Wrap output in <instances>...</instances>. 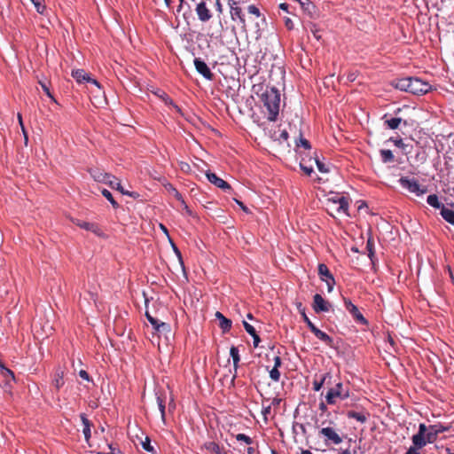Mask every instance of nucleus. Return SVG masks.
Here are the masks:
<instances>
[{
    "instance_id": "nucleus-1",
    "label": "nucleus",
    "mask_w": 454,
    "mask_h": 454,
    "mask_svg": "<svg viewBox=\"0 0 454 454\" xmlns=\"http://www.w3.org/2000/svg\"><path fill=\"white\" fill-rule=\"evenodd\" d=\"M261 99L263 103V106L266 107L268 111V120L270 121H276L280 106L279 91L274 87L266 88L261 95Z\"/></svg>"
},
{
    "instance_id": "nucleus-2",
    "label": "nucleus",
    "mask_w": 454,
    "mask_h": 454,
    "mask_svg": "<svg viewBox=\"0 0 454 454\" xmlns=\"http://www.w3.org/2000/svg\"><path fill=\"white\" fill-rule=\"evenodd\" d=\"M333 423V422L331 420L328 422L326 420L322 421L320 424V427H322L319 431V434L325 438V443H327V442H331L332 443L338 445L342 442V438L333 427H330Z\"/></svg>"
},
{
    "instance_id": "nucleus-3",
    "label": "nucleus",
    "mask_w": 454,
    "mask_h": 454,
    "mask_svg": "<svg viewBox=\"0 0 454 454\" xmlns=\"http://www.w3.org/2000/svg\"><path fill=\"white\" fill-rule=\"evenodd\" d=\"M349 396L348 389H345L343 387L342 383L339 382L335 385V387H331L325 395L326 403L328 404H334L336 403V398H340L341 400H345Z\"/></svg>"
},
{
    "instance_id": "nucleus-4",
    "label": "nucleus",
    "mask_w": 454,
    "mask_h": 454,
    "mask_svg": "<svg viewBox=\"0 0 454 454\" xmlns=\"http://www.w3.org/2000/svg\"><path fill=\"white\" fill-rule=\"evenodd\" d=\"M401 186L410 192L415 193L417 196H420L427 192L425 186H420L417 180L411 179L408 176H402L399 179Z\"/></svg>"
},
{
    "instance_id": "nucleus-5",
    "label": "nucleus",
    "mask_w": 454,
    "mask_h": 454,
    "mask_svg": "<svg viewBox=\"0 0 454 454\" xmlns=\"http://www.w3.org/2000/svg\"><path fill=\"white\" fill-rule=\"evenodd\" d=\"M432 86L417 77H411L410 93L414 95H423L430 91Z\"/></svg>"
},
{
    "instance_id": "nucleus-6",
    "label": "nucleus",
    "mask_w": 454,
    "mask_h": 454,
    "mask_svg": "<svg viewBox=\"0 0 454 454\" xmlns=\"http://www.w3.org/2000/svg\"><path fill=\"white\" fill-rule=\"evenodd\" d=\"M318 275L321 280L326 283L328 292H332L333 289V286L335 285V280L325 264L320 263L318 265Z\"/></svg>"
},
{
    "instance_id": "nucleus-7",
    "label": "nucleus",
    "mask_w": 454,
    "mask_h": 454,
    "mask_svg": "<svg viewBox=\"0 0 454 454\" xmlns=\"http://www.w3.org/2000/svg\"><path fill=\"white\" fill-rule=\"evenodd\" d=\"M90 173L95 181L107 184L110 187H114V181L111 180V178H114V176L106 173L99 168H91L90 169Z\"/></svg>"
},
{
    "instance_id": "nucleus-8",
    "label": "nucleus",
    "mask_w": 454,
    "mask_h": 454,
    "mask_svg": "<svg viewBox=\"0 0 454 454\" xmlns=\"http://www.w3.org/2000/svg\"><path fill=\"white\" fill-rule=\"evenodd\" d=\"M328 201L333 203V204L338 205V207H337V212L338 213L342 212V213H344L346 215H348V200L346 197L340 196L339 194H335L334 196L330 197L328 199Z\"/></svg>"
},
{
    "instance_id": "nucleus-9",
    "label": "nucleus",
    "mask_w": 454,
    "mask_h": 454,
    "mask_svg": "<svg viewBox=\"0 0 454 454\" xmlns=\"http://www.w3.org/2000/svg\"><path fill=\"white\" fill-rule=\"evenodd\" d=\"M194 66L198 73H200L204 78L207 80L212 81L214 78V74L211 72L210 68L202 59L199 58L194 59Z\"/></svg>"
},
{
    "instance_id": "nucleus-10",
    "label": "nucleus",
    "mask_w": 454,
    "mask_h": 454,
    "mask_svg": "<svg viewBox=\"0 0 454 454\" xmlns=\"http://www.w3.org/2000/svg\"><path fill=\"white\" fill-rule=\"evenodd\" d=\"M331 304L326 301L321 294H317L313 297V309L318 312H328L330 310Z\"/></svg>"
},
{
    "instance_id": "nucleus-11",
    "label": "nucleus",
    "mask_w": 454,
    "mask_h": 454,
    "mask_svg": "<svg viewBox=\"0 0 454 454\" xmlns=\"http://www.w3.org/2000/svg\"><path fill=\"white\" fill-rule=\"evenodd\" d=\"M72 76L76 80L77 82L81 83L83 82H90L96 85L98 88H100L99 83L97 80L91 78L88 73H86L83 69H76L72 71Z\"/></svg>"
},
{
    "instance_id": "nucleus-12",
    "label": "nucleus",
    "mask_w": 454,
    "mask_h": 454,
    "mask_svg": "<svg viewBox=\"0 0 454 454\" xmlns=\"http://www.w3.org/2000/svg\"><path fill=\"white\" fill-rule=\"evenodd\" d=\"M156 401L158 404L159 411L160 412V418L163 424H166V401L167 395L164 391L157 390L156 393Z\"/></svg>"
},
{
    "instance_id": "nucleus-13",
    "label": "nucleus",
    "mask_w": 454,
    "mask_h": 454,
    "mask_svg": "<svg viewBox=\"0 0 454 454\" xmlns=\"http://www.w3.org/2000/svg\"><path fill=\"white\" fill-rule=\"evenodd\" d=\"M206 176L211 184L223 191H229L231 189L230 184L226 181L218 177L215 173L207 171L206 173Z\"/></svg>"
},
{
    "instance_id": "nucleus-14",
    "label": "nucleus",
    "mask_w": 454,
    "mask_h": 454,
    "mask_svg": "<svg viewBox=\"0 0 454 454\" xmlns=\"http://www.w3.org/2000/svg\"><path fill=\"white\" fill-rule=\"evenodd\" d=\"M73 222L75 225L79 226L82 229L91 231L97 236H102V231L97 223H89L79 219L74 220Z\"/></svg>"
},
{
    "instance_id": "nucleus-15",
    "label": "nucleus",
    "mask_w": 454,
    "mask_h": 454,
    "mask_svg": "<svg viewBox=\"0 0 454 454\" xmlns=\"http://www.w3.org/2000/svg\"><path fill=\"white\" fill-rule=\"evenodd\" d=\"M239 1L240 0H229L231 16L233 20H239L242 24H245L244 15L242 14L241 9L238 6Z\"/></svg>"
},
{
    "instance_id": "nucleus-16",
    "label": "nucleus",
    "mask_w": 454,
    "mask_h": 454,
    "mask_svg": "<svg viewBox=\"0 0 454 454\" xmlns=\"http://www.w3.org/2000/svg\"><path fill=\"white\" fill-rule=\"evenodd\" d=\"M344 304L347 309L350 312V314L359 322L366 324L367 321L364 317V316L360 313L357 307L354 305L350 300L344 299Z\"/></svg>"
},
{
    "instance_id": "nucleus-17",
    "label": "nucleus",
    "mask_w": 454,
    "mask_h": 454,
    "mask_svg": "<svg viewBox=\"0 0 454 454\" xmlns=\"http://www.w3.org/2000/svg\"><path fill=\"white\" fill-rule=\"evenodd\" d=\"M196 12L199 19L204 22L209 20L212 16L210 11L207 8L204 2H201L197 5Z\"/></svg>"
},
{
    "instance_id": "nucleus-18",
    "label": "nucleus",
    "mask_w": 454,
    "mask_h": 454,
    "mask_svg": "<svg viewBox=\"0 0 454 454\" xmlns=\"http://www.w3.org/2000/svg\"><path fill=\"white\" fill-rule=\"evenodd\" d=\"M215 317L219 320V326L223 333H227L231 328V320L226 318L221 312L215 313Z\"/></svg>"
},
{
    "instance_id": "nucleus-19",
    "label": "nucleus",
    "mask_w": 454,
    "mask_h": 454,
    "mask_svg": "<svg viewBox=\"0 0 454 454\" xmlns=\"http://www.w3.org/2000/svg\"><path fill=\"white\" fill-rule=\"evenodd\" d=\"M443 431H444V429L442 428V427H438L436 425L431 426L429 427V431L427 433V435H426L428 443L434 442L436 440L438 434Z\"/></svg>"
},
{
    "instance_id": "nucleus-20",
    "label": "nucleus",
    "mask_w": 454,
    "mask_h": 454,
    "mask_svg": "<svg viewBox=\"0 0 454 454\" xmlns=\"http://www.w3.org/2000/svg\"><path fill=\"white\" fill-rule=\"evenodd\" d=\"M315 336L319 339L320 340H322L324 343H325L327 346L329 347H333V340L332 337H330L327 333H325V332L321 331L320 329L317 328V329H313V332H312Z\"/></svg>"
},
{
    "instance_id": "nucleus-21",
    "label": "nucleus",
    "mask_w": 454,
    "mask_h": 454,
    "mask_svg": "<svg viewBox=\"0 0 454 454\" xmlns=\"http://www.w3.org/2000/svg\"><path fill=\"white\" fill-rule=\"evenodd\" d=\"M393 84L396 89L410 93L411 77L398 79Z\"/></svg>"
},
{
    "instance_id": "nucleus-22",
    "label": "nucleus",
    "mask_w": 454,
    "mask_h": 454,
    "mask_svg": "<svg viewBox=\"0 0 454 454\" xmlns=\"http://www.w3.org/2000/svg\"><path fill=\"white\" fill-rule=\"evenodd\" d=\"M299 3L303 11L308 13L311 18L315 17L316 6L309 0H299Z\"/></svg>"
},
{
    "instance_id": "nucleus-23",
    "label": "nucleus",
    "mask_w": 454,
    "mask_h": 454,
    "mask_svg": "<svg viewBox=\"0 0 454 454\" xmlns=\"http://www.w3.org/2000/svg\"><path fill=\"white\" fill-rule=\"evenodd\" d=\"M403 122V124L406 126L407 125V122L406 121H403L402 118L400 117H393V118H390V119H386L385 120V124L387 126L388 129H396L399 128L400 124Z\"/></svg>"
},
{
    "instance_id": "nucleus-24",
    "label": "nucleus",
    "mask_w": 454,
    "mask_h": 454,
    "mask_svg": "<svg viewBox=\"0 0 454 454\" xmlns=\"http://www.w3.org/2000/svg\"><path fill=\"white\" fill-rule=\"evenodd\" d=\"M441 215L446 222L454 225V209L442 206L441 209Z\"/></svg>"
},
{
    "instance_id": "nucleus-25",
    "label": "nucleus",
    "mask_w": 454,
    "mask_h": 454,
    "mask_svg": "<svg viewBox=\"0 0 454 454\" xmlns=\"http://www.w3.org/2000/svg\"><path fill=\"white\" fill-rule=\"evenodd\" d=\"M412 442L416 448L421 449L426 446L428 442L425 434H416L412 436Z\"/></svg>"
},
{
    "instance_id": "nucleus-26",
    "label": "nucleus",
    "mask_w": 454,
    "mask_h": 454,
    "mask_svg": "<svg viewBox=\"0 0 454 454\" xmlns=\"http://www.w3.org/2000/svg\"><path fill=\"white\" fill-rule=\"evenodd\" d=\"M332 376L330 373H325L322 376L320 380H314L313 381V389L315 391H319L324 384H330V380Z\"/></svg>"
},
{
    "instance_id": "nucleus-27",
    "label": "nucleus",
    "mask_w": 454,
    "mask_h": 454,
    "mask_svg": "<svg viewBox=\"0 0 454 454\" xmlns=\"http://www.w3.org/2000/svg\"><path fill=\"white\" fill-rule=\"evenodd\" d=\"M230 355L233 360V366H234V371H235V374L233 376V379H235L236 377V372H237V370H238V367H239V362L240 360V356H239V349L237 347L235 346H232L230 349Z\"/></svg>"
},
{
    "instance_id": "nucleus-28",
    "label": "nucleus",
    "mask_w": 454,
    "mask_h": 454,
    "mask_svg": "<svg viewBox=\"0 0 454 454\" xmlns=\"http://www.w3.org/2000/svg\"><path fill=\"white\" fill-rule=\"evenodd\" d=\"M348 418L355 419L361 423H365L367 421L368 413L365 412H357L355 411H348L347 413Z\"/></svg>"
},
{
    "instance_id": "nucleus-29",
    "label": "nucleus",
    "mask_w": 454,
    "mask_h": 454,
    "mask_svg": "<svg viewBox=\"0 0 454 454\" xmlns=\"http://www.w3.org/2000/svg\"><path fill=\"white\" fill-rule=\"evenodd\" d=\"M81 420L83 425L82 433L85 440L88 442L90 438V422L84 414H81Z\"/></svg>"
},
{
    "instance_id": "nucleus-30",
    "label": "nucleus",
    "mask_w": 454,
    "mask_h": 454,
    "mask_svg": "<svg viewBox=\"0 0 454 454\" xmlns=\"http://www.w3.org/2000/svg\"><path fill=\"white\" fill-rule=\"evenodd\" d=\"M206 448L213 454H229L227 451L223 450L217 443L215 442H210L206 444Z\"/></svg>"
},
{
    "instance_id": "nucleus-31",
    "label": "nucleus",
    "mask_w": 454,
    "mask_h": 454,
    "mask_svg": "<svg viewBox=\"0 0 454 454\" xmlns=\"http://www.w3.org/2000/svg\"><path fill=\"white\" fill-rule=\"evenodd\" d=\"M111 180H113L114 184V187H112L113 189H116L117 191H119L121 193H122L124 195H128L132 198L136 197L134 192H129L124 190L123 187L121 186V183L118 181V179L115 176H114V178H111Z\"/></svg>"
},
{
    "instance_id": "nucleus-32",
    "label": "nucleus",
    "mask_w": 454,
    "mask_h": 454,
    "mask_svg": "<svg viewBox=\"0 0 454 454\" xmlns=\"http://www.w3.org/2000/svg\"><path fill=\"white\" fill-rule=\"evenodd\" d=\"M380 156L384 163L392 162L394 160V154L390 150H380Z\"/></svg>"
},
{
    "instance_id": "nucleus-33",
    "label": "nucleus",
    "mask_w": 454,
    "mask_h": 454,
    "mask_svg": "<svg viewBox=\"0 0 454 454\" xmlns=\"http://www.w3.org/2000/svg\"><path fill=\"white\" fill-rule=\"evenodd\" d=\"M427 202L433 207L434 208H441L442 209V207L443 205H442L438 200V197L437 195L435 194H431L427 197Z\"/></svg>"
},
{
    "instance_id": "nucleus-34",
    "label": "nucleus",
    "mask_w": 454,
    "mask_h": 454,
    "mask_svg": "<svg viewBox=\"0 0 454 454\" xmlns=\"http://www.w3.org/2000/svg\"><path fill=\"white\" fill-rule=\"evenodd\" d=\"M63 376H64V372L62 371L56 372L55 379L53 380V385L55 386V387L57 389H59L64 384Z\"/></svg>"
},
{
    "instance_id": "nucleus-35",
    "label": "nucleus",
    "mask_w": 454,
    "mask_h": 454,
    "mask_svg": "<svg viewBox=\"0 0 454 454\" xmlns=\"http://www.w3.org/2000/svg\"><path fill=\"white\" fill-rule=\"evenodd\" d=\"M101 192L102 195L112 204L114 207H118L119 204L115 201L112 193L108 190L103 189Z\"/></svg>"
},
{
    "instance_id": "nucleus-36",
    "label": "nucleus",
    "mask_w": 454,
    "mask_h": 454,
    "mask_svg": "<svg viewBox=\"0 0 454 454\" xmlns=\"http://www.w3.org/2000/svg\"><path fill=\"white\" fill-rule=\"evenodd\" d=\"M309 29L317 40L321 38L320 29L314 23L309 25Z\"/></svg>"
},
{
    "instance_id": "nucleus-37",
    "label": "nucleus",
    "mask_w": 454,
    "mask_h": 454,
    "mask_svg": "<svg viewBox=\"0 0 454 454\" xmlns=\"http://www.w3.org/2000/svg\"><path fill=\"white\" fill-rule=\"evenodd\" d=\"M366 248L368 251V256L370 257L371 261L373 262L374 248H373V241L371 239H369L367 240Z\"/></svg>"
},
{
    "instance_id": "nucleus-38",
    "label": "nucleus",
    "mask_w": 454,
    "mask_h": 454,
    "mask_svg": "<svg viewBox=\"0 0 454 454\" xmlns=\"http://www.w3.org/2000/svg\"><path fill=\"white\" fill-rule=\"evenodd\" d=\"M0 370H1L2 375L4 378H8L9 377L10 379L14 380V374H13V372L10 369L6 368L4 365H1V369Z\"/></svg>"
},
{
    "instance_id": "nucleus-39",
    "label": "nucleus",
    "mask_w": 454,
    "mask_h": 454,
    "mask_svg": "<svg viewBox=\"0 0 454 454\" xmlns=\"http://www.w3.org/2000/svg\"><path fill=\"white\" fill-rule=\"evenodd\" d=\"M142 446L144 450H145L148 452H155L154 448L151 445V441L148 437H146L145 440L142 442Z\"/></svg>"
},
{
    "instance_id": "nucleus-40",
    "label": "nucleus",
    "mask_w": 454,
    "mask_h": 454,
    "mask_svg": "<svg viewBox=\"0 0 454 454\" xmlns=\"http://www.w3.org/2000/svg\"><path fill=\"white\" fill-rule=\"evenodd\" d=\"M31 2L34 4L36 11L39 13H43L44 11L45 6L43 4V0H31Z\"/></svg>"
},
{
    "instance_id": "nucleus-41",
    "label": "nucleus",
    "mask_w": 454,
    "mask_h": 454,
    "mask_svg": "<svg viewBox=\"0 0 454 454\" xmlns=\"http://www.w3.org/2000/svg\"><path fill=\"white\" fill-rule=\"evenodd\" d=\"M270 377L272 380L278 382L280 379V372L278 371V369L277 368H272L270 371Z\"/></svg>"
},
{
    "instance_id": "nucleus-42",
    "label": "nucleus",
    "mask_w": 454,
    "mask_h": 454,
    "mask_svg": "<svg viewBox=\"0 0 454 454\" xmlns=\"http://www.w3.org/2000/svg\"><path fill=\"white\" fill-rule=\"evenodd\" d=\"M236 439L238 441L245 442L247 444H249V445L253 443L252 438H250L249 436L246 435L245 434H238L236 435Z\"/></svg>"
},
{
    "instance_id": "nucleus-43",
    "label": "nucleus",
    "mask_w": 454,
    "mask_h": 454,
    "mask_svg": "<svg viewBox=\"0 0 454 454\" xmlns=\"http://www.w3.org/2000/svg\"><path fill=\"white\" fill-rule=\"evenodd\" d=\"M170 331H171L170 325L164 322L160 323V327L157 330V332L160 333H170Z\"/></svg>"
},
{
    "instance_id": "nucleus-44",
    "label": "nucleus",
    "mask_w": 454,
    "mask_h": 454,
    "mask_svg": "<svg viewBox=\"0 0 454 454\" xmlns=\"http://www.w3.org/2000/svg\"><path fill=\"white\" fill-rule=\"evenodd\" d=\"M243 325L248 334H250L251 336L255 335L256 331L253 325H251L250 324H248L246 321H243Z\"/></svg>"
},
{
    "instance_id": "nucleus-45",
    "label": "nucleus",
    "mask_w": 454,
    "mask_h": 454,
    "mask_svg": "<svg viewBox=\"0 0 454 454\" xmlns=\"http://www.w3.org/2000/svg\"><path fill=\"white\" fill-rule=\"evenodd\" d=\"M297 146H302L305 149H310L311 148L310 143L307 139H305V138H303L301 137H300L299 142L297 143Z\"/></svg>"
},
{
    "instance_id": "nucleus-46",
    "label": "nucleus",
    "mask_w": 454,
    "mask_h": 454,
    "mask_svg": "<svg viewBox=\"0 0 454 454\" xmlns=\"http://www.w3.org/2000/svg\"><path fill=\"white\" fill-rule=\"evenodd\" d=\"M315 161L318 170L321 173H327L329 171L323 162H321L318 159H316Z\"/></svg>"
},
{
    "instance_id": "nucleus-47",
    "label": "nucleus",
    "mask_w": 454,
    "mask_h": 454,
    "mask_svg": "<svg viewBox=\"0 0 454 454\" xmlns=\"http://www.w3.org/2000/svg\"><path fill=\"white\" fill-rule=\"evenodd\" d=\"M39 83L41 84L42 86V89L43 90V91L46 93V95L51 98L54 102H56L55 98H53L52 94L51 93L50 91V89L49 87L46 85V83L43 82H39Z\"/></svg>"
},
{
    "instance_id": "nucleus-48",
    "label": "nucleus",
    "mask_w": 454,
    "mask_h": 454,
    "mask_svg": "<svg viewBox=\"0 0 454 454\" xmlns=\"http://www.w3.org/2000/svg\"><path fill=\"white\" fill-rule=\"evenodd\" d=\"M303 320L307 324L308 327L313 332V329H317V327L310 321V319L307 317L306 314H303Z\"/></svg>"
},
{
    "instance_id": "nucleus-49",
    "label": "nucleus",
    "mask_w": 454,
    "mask_h": 454,
    "mask_svg": "<svg viewBox=\"0 0 454 454\" xmlns=\"http://www.w3.org/2000/svg\"><path fill=\"white\" fill-rule=\"evenodd\" d=\"M300 167L309 176L313 172V167L312 166L308 167L303 162H301L300 163Z\"/></svg>"
},
{
    "instance_id": "nucleus-50",
    "label": "nucleus",
    "mask_w": 454,
    "mask_h": 454,
    "mask_svg": "<svg viewBox=\"0 0 454 454\" xmlns=\"http://www.w3.org/2000/svg\"><path fill=\"white\" fill-rule=\"evenodd\" d=\"M248 12L256 16H260L259 9L254 5L248 6Z\"/></svg>"
},
{
    "instance_id": "nucleus-51",
    "label": "nucleus",
    "mask_w": 454,
    "mask_h": 454,
    "mask_svg": "<svg viewBox=\"0 0 454 454\" xmlns=\"http://www.w3.org/2000/svg\"><path fill=\"white\" fill-rule=\"evenodd\" d=\"M390 140L393 141L395 145H396L399 148L403 149L404 146H405L404 143L403 142V140L401 138H399V139H393V138H391Z\"/></svg>"
},
{
    "instance_id": "nucleus-52",
    "label": "nucleus",
    "mask_w": 454,
    "mask_h": 454,
    "mask_svg": "<svg viewBox=\"0 0 454 454\" xmlns=\"http://www.w3.org/2000/svg\"><path fill=\"white\" fill-rule=\"evenodd\" d=\"M285 25L287 29L292 30L294 28V22L290 18H286Z\"/></svg>"
},
{
    "instance_id": "nucleus-53",
    "label": "nucleus",
    "mask_w": 454,
    "mask_h": 454,
    "mask_svg": "<svg viewBox=\"0 0 454 454\" xmlns=\"http://www.w3.org/2000/svg\"><path fill=\"white\" fill-rule=\"evenodd\" d=\"M282 364V361H281V358L279 356H275L274 357V366L273 368H277L278 369Z\"/></svg>"
},
{
    "instance_id": "nucleus-54",
    "label": "nucleus",
    "mask_w": 454,
    "mask_h": 454,
    "mask_svg": "<svg viewBox=\"0 0 454 454\" xmlns=\"http://www.w3.org/2000/svg\"><path fill=\"white\" fill-rule=\"evenodd\" d=\"M427 427L425 424H420L419 427V432L418 434H425L427 435Z\"/></svg>"
},
{
    "instance_id": "nucleus-55",
    "label": "nucleus",
    "mask_w": 454,
    "mask_h": 454,
    "mask_svg": "<svg viewBox=\"0 0 454 454\" xmlns=\"http://www.w3.org/2000/svg\"><path fill=\"white\" fill-rule=\"evenodd\" d=\"M165 101H166V103H167V104L171 105V106H173V107H174V108H175L178 113H181V109H180V107H179L178 106L175 105V104L173 103V101H172L169 98H168V97H167V98L165 99Z\"/></svg>"
},
{
    "instance_id": "nucleus-56",
    "label": "nucleus",
    "mask_w": 454,
    "mask_h": 454,
    "mask_svg": "<svg viewBox=\"0 0 454 454\" xmlns=\"http://www.w3.org/2000/svg\"><path fill=\"white\" fill-rule=\"evenodd\" d=\"M79 376H80L82 379L85 380H90L89 374H88V372H87L86 371H84V370H81V371L79 372Z\"/></svg>"
},
{
    "instance_id": "nucleus-57",
    "label": "nucleus",
    "mask_w": 454,
    "mask_h": 454,
    "mask_svg": "<svg viewBox=\"0 0 454 454\" xmlns=\"http://www.w3.org/2000/svg\"><path fill=\"white\" fill-rule=\"evenodd\" d=\"M160 321L155 318V320H151V325L153 326V328L157 331L160 327Z\"/></svg>"
},
{
    "instance_id": "nucleus-58",
    "label": "nucleus",
    "mask_w": 454,
    "mask_h": 454,
    "mask_svg": "<svg viewBox=\"0 0 454 454\" xmlns=\"http://www.w3.org/2000/svg\"><path fill=\"white\" fill-rule=\"evenodd\" d=\"M405 454H419V452L418 451V448H416L414 446V447H410V449L407 450V452Z\"/></svg>"
},
{
    "instance_id": "nucleus-59",
    "label": "nucleus",
    "mask_w": 454,
    "mask_h": 454,
    "mask_svg": "<svg viewBox=\"0 0 454 454\" xmlns=\"http://www.w3.org/2000/svg\"><path fill=\"white\" fill-rule=\"evenodd\" d=\"M252 337H253V339H254V348L258 347L259 342L261 341L260 337L258 336V334H257V333H255V335H254V336H252Z\"/></svg>"
},
{
    "instance_id": "nucleus-60",
    "label": "nucleus",
    "mask_w": 454,
    "mask_h": 454,
    "mask_svg": "<svg viewBox=\"0 0 454 454\" xmlns=\"http://www.w3.org/2000/svg\"><path fill=\"white\" fill-rule=\"evenodd\" d=\"M18 119H19L20 124V126L22 128L23 133L25 135V139L27 141V137L26 132H25V129H24L23 122H22V117H21L20 114H18Z\"/></svg>"
},
{
    "instance_id": "nucleus-61",
    "label": "nucleus",
    "mask_w": 454,
    "mask_h": 454,
    "mask_svg": "<svg viewBox=\"0 0 454 454\" xmlns=\"http://www.w3.org/2000/svg\"><path fill=\"white\" fill-rule=\"evenodd\" d=\"M319 410H320L323 413L326 412V411H327L326 404H325V403L321 402V403H319Z\"/></svg>"
},
{
    "instance_id": "nucleus-62",
    "label": "nucleus",
    "mask_w": 454,
    "mask_h": 454,
    "mask_svg": "<svg viewBox=\"0 0 454 454\" xmlns=\"http://www.w3.org/2000/svg\"><path fill=\"white\" fill-rule=\"evenodd\" d=\"M235 201H236V203H237V204L241 207V209H242L243 211H245V212H247V211H248L247 207H246V206H245L241 201H239V200H235Z\"/></svg>"
},
{
    "instance_id": "nucleus-63",
    "label": "nucleus",
    "mask_w": 454,
    "mask_h": 454,
    "mask_svg": "<svg viewBox=\"0 0 454 454\" xmlns=\"http://www.w3.org/2000/svg\"><path fill=\"white\" fill-rule=\"evenodd\" d=\"M109 450H110V451H108V452H104V451H102V452H98V454H115V452H114V449L112 448V446H111V445H109Z\"/></svg>"
},
{
    "instance_id": "nucleus-64",
    "label": "nucleus",
    "mask_w": 454,
    "mask_h": 454,
    "mask_svg": "<svg viewBox=\"0 0 454 454\" xmlns=\"http://www.w3.org/2000/svg\"><path fill=\"white\" fill-rule=\"evenodd\" d=\"M254 452H255V450H254V448H253V447H248V448L247 449V454H254Z\"/></svg>"
}]
</instances>
